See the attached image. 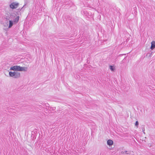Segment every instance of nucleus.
Wrapping results in <instances>:
<instances>
[{"instance_id":"10","label":"nucleus","mask_w":155,"mask_h":155,"mask_svg":"<svg viewBox=\"0 0 155 155\" xmlns=\"http://www.w3.org/2000/svg\"><path fill=\"white\" fill-rule=\"evenodd\" d=\"M143 133H144V134H145V132H144V130H143Z\"/></svg>"},{"instance_id":"3","label":"nucleus","mask_w":155,"mask_h":155,"mask_svg":"<svg viewBox=\"0 0 155 155\" xmlns=\"http://www.w3.org/2000/svg\"><path fill=\"white\" fill-rule=\"evenodd\" d=\"M9 74L10 77L15 78H18L20 76V74L18 72L10 71Z\"/></svg>"},{"instance_id":"4","label":"nucleus","mask_w":155,"mask_h":155,"mask_svg":"<svg viewBox=\"0 0 155 155\" xmlns=\"http://www.w3.org/2000/svg\"><path fill=\"white\" fill-rule=\"evenodd\" d=\"M19 5V4L18 2H13L10 4L9 7L12 9H16L18 7Z\"/></svg>"},{"instance_id":"7","label":"nucleus","mask_w":155,"mask_h":155,"mask_svg":"<svg viewBox=\"0 0 155 155\" xmlns=\"http://www.w3.org/2000/svg\"><path fill=\"white\" fill-rule=\"evenodd\" d=\"M122 153L124 155H125L126 154H130V152L127 151H125L122 152Z\"/></svg>"},{"instance_id":"6","label":"nucleus","mask_w":155,"mask_h":155,"mask_svg":"<svg viewBox=\"0 0 155 155\" xmlns=\"http://www.w3.org/2000/svg\"><path fill=\"white\" fill-rule=\"evenodd\" d=\"M107 143L108 145L110 146L113 145V142L111 140H109L107 141Z\"/></svg>"},{"instance_id":"1","label":"nucleus","mask_w":155,"mask_h":155,"mask_svg":"<svg viewBox=\"0 0 155 155\" xmlns=\"http://www.w3.org/2000/svg\"><path fill=\"white\" fill-rule=\"evenodd\" d=\"M19 16L14 13H7L4 18V21L2 23L3 25L7 27V29L11 28L14 24L18 23L19 20Z\"/></svg>"},{"instance_id":"8","label":"nucleus","mask_w":155,"mask_h":155,"mask_svg":"<svg viewBox=\"0 0 155 155\" xmlns=\"http://www.w3.org/2000/svg\"><path fill=\"white\" fill-rule=\"evenodd\" d=\"M110 69L112 71H114L115 70V68L114 66H110Z\"/></svg>"},{"instance_id":"5","label":"nucleus","mask_w":155,"mask_h":155,"mask_svg":"<svg viewBox=\"0 0 155 155\" xmlns=\"http://www.w3.org/2000/svg\"><path fill=\"white\" fill-rule=\"evenodd\" d=\"M151 46L150 49L151 50H153L155 48V41H153L151 43Z\"/></svg>"},{"instance_id":"2","label":"nucleus","mask_w":155,"mask_h":155,"mask_svg":"<svg viewBox=\"0 0 155 155\" xmlns=\"http://www.w3.org/2000/svg\"><path fill=\"white\" fill-rule=\"evenodd\" d=\"M28 69L27 67H21L18 65L14 66L10 68L11 70L20 71H27Z\"/></svg>"},{"instance_id":"9","label":"nucleus","mask_w":155,"mask_h":155,"mask_svg":"<svg viewBox=\"0 0 155 155\" xmlns=\"http://www.w3.org/2000/svg\"><path fill=\"white\" fill-rule=\"evenodd\" d=\"M138 124H139L138 122L137 121L135 123V125L137 126L138 125Z\"/></svg>"}]
</instances>
